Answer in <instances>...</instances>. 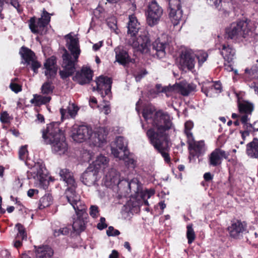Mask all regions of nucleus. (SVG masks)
I'll return each mask as SVG.
<instances>
[{"label": "nucleus", "mask_w": 258, "mask_h": 258, "mask_svg": "<svg viewBox=\"0 0 258 258\" xmlns=\"http://www.w3.org/2000/svg\"><path fill=\"white\" fill-rule=\"evenodd\" d=\"M129 21L127 23V37L131 38L138 34L140 28V24L138 22L137 17H128Z\"/></svg>", "instance_id": "a211bd4d"}, {"label": "nucleus", "mask_w": 258, "mask_h": 258, "mask_svg": "<svg viewBox=\"0 0 258 258\" xmlns=\"http://www.w3.org/2000/svg\"><path fill=\"white\" fill-rule=\"evenodd\" d=\"M243 128L244 129V131H247L248 132V136L250 134H252L253 124L249 123L243 126Z\"/></svg>", "instance_id": "e2e57ef3"}, {"label": "nucleus", "mask_w": 258, "mask_h": 258, "mask_svg": "<svg viewBox=\"0 0 258 258\" xmlns=\"http://www.w3.org/2000/svg\"><path fill=\"white\" fill-rule=\"evenodd\" d=\"M51 17H31L29 20V27L31 31L35 34H42L49 24Z\"/></svg>", "instance_id": "9d476101"}, {"label": "nucleus", "mask_w": 258, "mask_h": 258, "mask_svg": "<svg viewBox=\"0 0 258 258\" xmlns=\"http://www.w3.org/2000/svg\"><path fill=\"white\" fill-rule=\"evenodd\" d=\"M170 20L173 24L174 27L177 26L181 20V17H170Z\"/></svg>", "instance_id": "69168bd1"}, {"label": "nucleus", "mask_w": 258, "mask_h": 258, "mask_svg": "<svg viewBox=\"0 0 258 258\" xmlns=\"http://www.w3.org/2000/svg\"><path fill=\"white\" fill-rule=\"evenodd\" d=\"M214 86V89L216 92L220 93L222 91V84L220 81L212 82Z\"/></svg>", "instance_id": "4d7b16f0"}, {"label": "nucleus", "mask_w": 258, "mask_h": 258, "mask_svg": "<svg viewBox=\"0 0 258 258\" xmlns=\"http://www.w3.org/2000/svg\"><path fill=\"white\" fill-rule=\"evenodd\" d=\"M71 231V226H66L64 227L60 228L58 230H55L54 231L53 234L55 237H57L60 235H67L69 234Z\"/></svg>", "instance_id": "79ce46f5"}, {"label": "nucleus", "mask_w": 258, "mask_h": 258, "mask_svg": "<svg viewBox=\"0 0 258 258\" xmlns=\"http://www.w3.org/2000/svg\"><path fill=\"white\" fill-rule=\"evenodd\" d=\"M107 26L112 30L117 29V20L116 17H107L106 19Z\"/></svg>", "instance_id": "37998d69"}, {"label": "nucleus", "mask_w": 258, "mask_h": 258, "mask_svg": "<svg viewBox=\"0 0 258 258\" xmlns=\"http://www.w3.org/2000/svg\"><path fill=\"white\" fill-rule=\"evenodd\" d=\"M169 16H177L182 15L180 0L169 1Z\"/></svg>", "instance_id": "a878e982"}, {"label": "nucleus", "mask_w": 258, "mask_h": 258, "mask_svg": "<svg viewBox=\"0 0 258 258\" xmlns=\"http://www.w3.org/2000/svg\"><path fill=\"white\" fill-rule=\"evenodd\" d=\"M16 227L18 231L16 237L18 238H21V240H26L27 236L24 226L20 223H17L16 225Z\"/></svg>", "instance_id": "4c0bfd02"}, {"label": "nucleus", "mask_w": 258, "mask_h": 258, "mask_svg": "<svg viewBox=\"0 0 258 258\" xmlns=\"http://www.w3.org/2000/svg\"><path fill=\"white\" fill-rule=\"evenodd\" d=\"M127 44L142 53H146L151 46V41L146 32L141 33L138 37L135 35L127 38Z\"/></svg>", "instance_id": "39448f33"}, {"label": "nucleus", "mask_w": 258, "mask_h": 258, "mask_svg": "<svg viewBox=\"0 0 258 258\" xmlns=\"http://www.w3.org/2000/svg\"><path fill=\"white\" fill-rule=\"evenodd\" d=\"M172 125L170 115L159 111L154 116L152 127L147 130L146 133L150 144L168 164L171 162L168 132L171 128Z\"/></svg>", "instance_id": "f257e3e1"}, {"label": "nucleus", "mask_w": 258, "mask_h": 258, "mask_svg": "<svg viewBox=\"0 0 258 258\" xmlns=\"http://www.w3.org/2000/svg\"><path fill=\"white\" fill-rule=\"evenodd\" d=\"M167 45V43L161 42L159 40H156L153 43V50L155 51L154 54L159 59L164 58L166 54L165 48Z\"/></svg>", "instance_id": "412c9836"}, {"label": "nucleus", "mask_w": 258, "mask_h": 258, "mask_svg": "<svg viewBox=\"0 0 258 258\" xmlns=\"http://www.w3.org/2000/svg\"><path fill=\"white\" fill-rule=\"evenodd\" d=\"M52 203V196L49 194H45L39 200L38 208L40 210H42L50 206Z\"/></svg>", "instance_id": "2f4dec72"}, {"label": "nucleus", "mask_w": 258, "mask_h": 258, "mask_svg": "<svg viewBox=\"0 0 258 258\" xmlns=\"http://www.w3.org/2000/svg\"><path fill=\"white\" fill-rule=\"evenodd\" d=\"M159 111H162L164 113H167V114L169 115V114L167 112H164L161 110H159L158 111H156V108L155 106L152 105H148L143 109L142 111V115L146 121H148L149 119L152 118V124L155 114Z\"/></svg>", "instance_id": "c756f323"}, {"label": "nucleus", "mask_w": 258, "mask_h": 258, "mask_svg": "<svg viewBox=\"0 0 258 258\" xmlns=\"http://www.w3.org/2000/svg\"><path fill=\"white\" fill-rule=\"evenodd\" d=\"M87 207L75 210L76 216L74 217L72 228L76 232H82L86 228L88 215L86 212Z\"/></svg>", "instance_id": "0eeeda50"}, {"label": "nucleus", "mask_w": 258, "mask_h": 258, "mask_svg": "<svg viewBox=\"0 0 258 258\" xmlns=\"http://www.w3.org/2000/svg\"><path fill=\"white\" fill-rule=\"evenodd\" d=\"M96 83V90L103 98L111 93L112 83V80L111 78L101 76L97 79Z\"/></svg>", "instance_id": "9b49d317"}, {"label": "nucleus", "mask_w": 258, "mask_h": 258, "mask_svg": "<svg viewBox=\"0 0 258 258\" xmlns=\"http://www.w3.org/2000/svg\"><path fill=\"white\" fill-rule=\"evenodd\" d=\"M119 149L116 147L111 148V153L114 155L115 157L118 158L119 157L120 151Z\"/></svg>", "instance_id": "774afa93"}, {"label": "nucleus", "mask_w": 258, "mask_h": 258, "mask_svg": "<svg viewBox=\"0 0 258 258\" xmlns=\"http://www.w3.org/2000/svg\"><path fill=\"white\" fill-rule=\"evenodd\" d=\"M249 115V114H244V115L240 117V122L243 124V126L249 123L248 122V121L249 120V118H248Z\"/></svg>", "instance_id": "13d9d810"}, {"label": "nucleus", "mask_w": 258, "mask_h": 258, "mask_svg": "<svg viewBox=\"0 0 258 258\" xmlns=\"http://www.w3.org/2000/svg\"><path fill=\"white\" fill-rule=\"evenodd\" d=\"M208 56L207 53L202 52L197 55L199 63L201 66L205 61H206Z\"/></svg>", "instance_id": "09e8293b"}, {"label": "nucleus", "mask_w": 258, "mask_h": 258, "mask_svg": "<svg viewBox=\"0 0 258 258\" xmlns=\"http://www.w3.org/2000/svg\"><path fill=\"white\" fill-rule=\"evenodd\" d=\"M229 153L220 149L216 148L209 156V164L216 167L221 164L223 158H228Z\"/></svg>", "instance_id": "ddd939ff"}, {"label": "nucleus", "mask_w": 258, "mask_h": 258, "mask_svg": "<svg viewBox=\"0 0 258 258\" xmlns=\"http://www.w3.org/2000/svg\"><path fill=\"white\" fill-rule=\"evenodd\" d=\"M79 109V107L75 104H72L71 105L69 106L67 110L61 108L60 109V113L61 114V121H63L64 119L69 118V116L71 118H74L77 114Z\"/></svg>", "instance_id": "4be33fe9"}, {"label": "nucleus", "mask_w": 258, "mask_h": 258, "mask_svg": "<svg viewBox=\"0 0 258 258\" xmlns=\"http://www.w3.org/2000/svg\"><path fill=\"white\" fill-rule=\"evenodd\" d=\"M207 3L212 6H215V7H218L220 3L222 2V0H206Z\"/></svg>", "instance_id": "680f3d73"}, {"label": "nucleus", "mask_w": 258, "mask_h": 258, "mask_svg": "<svg viewBox=\"0 0 258 258\" xmlns=\"http://www.w3.org/2000/svg\"><path fill=\"white\" fill-rule=\"evenodd\" d=\"M115 145L116 148L121 152H123L124 155H126L127 153H128L127 145L123 137L121 136L116 137L115 139Z\"/></svg>", "instance_id": "473e14b6"}, {"label": "nucleus", "mask_w": 258, "mask_h": 258, "mask_svg": "<svg viewBox=\"0 0 258 258\" xmlns=\"http://www.w3.org/2000/svg\"><path fill=\"white\" fill-rule=\"evenodd\" d=\"M71 132L73 139L79 143L90 139L93 134L92 127L87 125L75 124L73 126Z\"/></svg>", "instance_id": "423d86ee"}, {"label": "nucleus", "mask_w": 258, "mask_h": 258, "mask_svg": "<svg viewBox=\"0 0 258 258\" xmlns=\"http://www.w3.org/2000/svg\"><path fill=\"white\" fill-rule=\"evenodd\" d=\"M66 38L70 40L68 48L70 51L71 54L65 49L62 55L61 67L63 70L59 71V74L60 78L63 80L66 79L74 74L76 71L75 66L78 61L81 53L78 39L74 38L70 34L67 35Z\"/></svg>", "instance_id": "f03ea898"}, {"label": "nucleus", "mask_w": 258, "mask_h": 258, "mask_svg": "<svg viewBox=\"0 0 258 258\" xmlns=\"http://www.w3.org/2000/svg\"><path fill=\"white\" fill-rule=\"evenodd\" d=\"M237 106L238 111L241 114H251L254 110L253 104L246 100H240L238 97L237 100Z\"/></svg>", "instance_id": "aec40b11"}, {"label": "nucleus", "mask_w": 258, "mask_h": 258, "mask_svg": "<svg viewBox=\"0 0 258 258\" xmlns=\"http://www.w3.org/2000/svg\"><path fill=\"white\" fill-rule=\"evenodd\" d=\"M93 72L89 68L83 67L80 71H78L73 77V80L79 84L83 85L89 84L92 80Z\"/></svg>", "instance_id": "4468645a"}, {"label": "nucleus", "mask_w": 258, "mask_h": 258, "mask_svg": "<svg viewBox=\"0 0 258 258\" xmlns=\"http://www.w3.org/2000/svg\"><path fill=\"white\" fill-rule=\"evenodd\" d=\"M36 97L38 98L39 106L42 104H47L49 102L51 99V97L50 96H43L38 95V96H37Z\"/></svg>", "instance_id": "de8ad7c7"}, {"label": "nucleus", "mask_w": 258, "mask_h": 258, "mask_svg": "<svg viewBox=\"0 0 258 258\" xmlns=\"http://www.w3.org/2000/svg\"><path fill=\"white\" fill-rule=\"evenodd\" d=\"M179 64L182 69L191 71L195 67V54L190 50L182 51L179 57Z\"/></svg>", "instance_id": "f8f14e48"}, {"label": "nucleus", "mask_w": 258, "mask_h": 258, "mask_svg": "<svg viewBox=\"0 0 258 258\" xmlns=\"http://www.w3.org/2000/svg\"><path fill=\"white\" fill-rule=\"evenodd\" d=\"M107 133L105 130L100 129L95 134V142L98 146H100L106 142Z\"/></svg>", "instance_id": "7c9ffc66"}, {"label": "nucleus", "mask_w": 258, "mask_h": 258, "mask_svg": "<svg viewBox=\"0 0 258 258\" xmlns=\"http://www.w3.org/2000/svg\"><path fill=\"white\" fill-rule=\"evenodd\" d=\"M154 190H146L144 193L142 194V198L143 199H145L146 197L147 199H149L152 196L154 195Z\"/></svg>", "instance_id": "052dcab7"}, {"label": "nucleus", "mask_w": 258, "mask_h": 258, "mask_svg": "<svg viewBox=\"0 0 258 258\" xmlns=\"http://www.w3.org/2000/svg\"><path fill=\"white\" fill-rule=\"evenodd\" d=\"M214 175L210 172H206L204 174V178L206 182H209L213 179Z\"/></svg>", "instance_id": "0e129e2a"}, {"label": "nucleus", "mask_w": 258, "mask_h": 258, "mask_svg": "<svg viewBox=\"0 0 258 258\" xmlns=\"http://www.w3.org/2000/svg\"><path fill=\"white\" fill-rule=\"evenodd\" d=\"M90 215L93 218H96L99 215V210L97 206L92 205L90 208Z\"/></svg>", "instance_id": "a18cd8bd"}, {"label": "nucleus", "mask_w": 258, "mask_h": 258, "mask_svg": "<svg viewBox=\"0 0 258 258\" xmlns=\"http://www.w3.org/2000/svg\"><path fill=\"white\" fill-rule=\"evenodd\" d=\"M52 80H48L43 84L41 86V93L44 95H49L53 93L54 87L52 85Z\"/></svg>", "instance_id": "f704fd0d"}, {"label": "nucleus", "mask_w": 258, "mask_h": 258, "mask_svg": "<svg viewBox=\"0 0 258 258\" xmlns=\"http://www.w3.org/2000/svg\"><path fill=\"white\" fill-rule=\"evenodd\" d=\"M128 57V53L124 50H122L118 53H116L115 56L116 61L120 64L123 66L127 64Z\"/></svg>", "instance_id": "c9c22d12"}, {"label": "nucleus", "mask_w": 258, "mask_h": 258, "mask_svg": "<svg viewBox=\"0 0 258 258\" xmlns=\"http://www.w3.org/2000/svg\"><path fill=\"white\" fill-rule=\"evenodd\" d=\"M121 184L126 185V187L130 189V192H138L140 189V183L137 178H133L130 181L127 180H123L118 184V188H120Z\"/></svg>", "instance_id": "c85d7f7f"}, {"label": "nucleus", "mask_w": 258, "mask_h": 258, "mask_svg": "<svg viewBox=\"0 0 258 258\" xmlns=\"http://www.w3.org/2000/svg\"><path fill=\"white\" fill-rule=\"evenodd\" d=\"M163 14V9L157 3L152 1L149 5L147 11V16H161Z\"/></svg>", "instance_id": "cd10ccee"}, {"label": "nucleus", "mask_w": 258, "mask_h": 258, "mask_svg": "<svg viewBox=\"0 0 258 258\" xmlns=\"http://www.w3.org/2000/svg\"><path fill=\"white\" fill-rule=\"evenodd\" d=\"M107 227V224L106 223V219L104 217H101L100 222L97 225V228L100 230H102Z\"/></svg>", "instance_id": "3c124183"}, {"label": "nucleus", "mask_w": 258, "mask_h": 258, "mask_svg": "<svg viewBox=\"0 0 258 258\" xmlns=\"http://www.w3.org/2000/svg\"><path fill=\"white\" fill-rule=\"evenodd\" d=\"M248 24L247 19L232 23L225 29V37L228 39L246 38L249 33H251L247 27Z\"/></svg>", "instance_id": "20e7f679"}, {"label": "nucleus", "mask_w": 258, "mask_h": 258, "mask_svg": "<svg viewBox=\"0 0 258 258\" xmlns=\"http://www.w3.org/2000/svg\"><path fill=\"white\" fill-rule=\"evenodd\" d=\"M30 68L33 71L34 73L37 74L38 73V69L41 67V64L38 61L36 58L31 61Z\"/></svg>", "instance_id": "c03bdc74"}, {"label": "nucleus", "mask_w": 258, "mask_h": 258, "mask_svg": "<svg viewBox=\"0 0 258 258\" xmlns=\"http://www.w3.org/2000/svg\"><path fill=\"white\" fill-rule=\"evenodd\" d=\"M4 2L10 3L19 12L21 10L19 0H0V14L2 11V6Z\"/></svg>", "instance_id": "a19ab883"}, {"label": "nucleus", "mask_w": 258, "mask_h": 258, "mask_svg": "<svg viewBox=\"0 0 258 258\" xmlns=\"http://www.w3.org/2000/svg\"><path fill=\"white\" fill-rule=\"evenodd\" d=\"M59 174L61 177L60 179L65 181L68 186H74V184H77L73 172L69 169L67 168L60 169Z\"/></svg>", "instance_id": "5701e85b"}, {"label": "nucleus", "mask_w": 258, "mask_h": 258, "mask_svg": "<svg viewBox=\"0 0 258 258\" xmlns=\"http://www.w3.org/2000/svg\"><path fill=\"white\" fill-rule=\"evenodd\" d=\"M104 12V9L100 6H98L93 11L94 16H98L100 15L103 14Z\"/></svg>", "instance_id": "bf43d9fd"}, {"label": "nucleus", "mask_w": 258, "mask_h": 258, "mask_svg": "<svg viewBox=\"0 0 258 258\" xmlns=\"http://www.w3.org/2000/svg\"><path fill=\"white\" fill-rule=\"evenodd\" d=\"M36 248V258H51L53 254V249L48 245H43Z\"/></svg>", "instance_id": "b1692460"}, {"label": "nucleus", "mask_w": 258, "mask_h": 258, "mask_svg": "<svg viewBox=\"0 0 258 258\" xmlns=\"http://www.w3.org/2000/svg\"><path fill=\"white\" fill-rule=\"evenodd\" d=\"M247 155L252 158H258V139L254 138L252 141L246 145Z\"/></svg>", "instance_id": "393cba45"}, {"label": "nucleus", "mask_w": 258, "mask_h": 258, "mask_svg": "<svg viewBox=\"0 0 258 258\" xmlns=\"http://www.w3.org/2000/svg\"><path fill=\"white\" fill-rule=\"evenodd\" d=\"M194 127V123L190 120L187 121L184 123V133L191 132L190 130Z\"/></svg>", "instance_id": "6e6d98bb"}, {"label": "nucleus", "mask_w": 258, "mask_h": 258, "mask_svg": "<svg viewBox=\"0 0 258 258\" xmlns=\"http://www.w3.org/2000/svg\"><path fill=\"white\" fill-rule=\"evenodd\" d=\"M19 53L27 65L30 64L31 61L36 58L35 53L31 49L24 46L21 48Z\"/></svg>", "instance_id": "bb28decb"}, {"label": "nucleus", "mask_w": 258, "mask_h": 258, "mask_svg": "<svg viewBox=\"0 0 258 258\" xmlns=\"http://www.w3.org/2000/svg\"><path fill=\"white\" fill-rule=\"evenodd\" d=\"M77 184L71 185L66 189L65 196L68 202L72 206L75 210L86 207V205L81 200L80 196L76 191Z\"/></svg>", "instance_id": "6e6552de"}, {"label": "nucleus", "mask_w": 258, "mask_h": 258, "mask_svg": "<svg viewBox=\"0 0 258 258\" xmlns=\"http://www.w3.org/2000/svg\"><path fill=\"white\" fill-rule=\"evenodd\" d=\"M10 89L15 93H17L22 91V86L17 83L11 82L10 85Z\"/></svg>", "instance_id": "864d4df0"}, {"label": "nucleus", "mask_w": 258, "mask_h": 258, "mask_svg": "<svg viewBox=\"0 0 258 258\" xmlns=\"http://www.w3.org/2000/svg\"><path fill=\"white\" fill-rule=\"evenodd\" d=\"M221 54L225 60L229 63L234 59L235 50L231 45L228 44H224L222 45Z\"/></svg>", "instance_id": "6ab92c4d"}, {"label": "nucleus", "mask_w": 258, "mask_h": 258, "mask_svg": "<svg viewBox=\"0 0 258 258\" xmlns=\"http://www.w3.org/2000/svg\"><path fill=\"white\" fill-rule=\"evenodd\" d=\"M0 120L3 123H7L10 122V116L7 111L1 112Z\"/></svg>", "instance_id": "8fccbe9b"}, {"label": "nucleus", "mask_w": 258, "mask_h": 258, "mask_svg": "<svg viewBox=\"0 0 258 258\" xmlns=\"http://www.w3.org/2000/svg\"><path fill=\"white\" fill-rule=\"evenodd\" d=\"M28 154L27 146H22L19 151V157L21 160H24Z\"/></svg>", "instance_id": "49530a36"}, {"label": "nucleus", "mask_w": 258, "mask_h": 258, "mask_svg": "<svg viewBox=\"0 0 258 258\" xmlns=\"http://www.w3.org/2000/svg\"><path fill=\"white\" fill-rule=\"evenodd\" d=\"M44 67L46 71L45 75L48 80H53L57 74V67L56 66V58L51 56L47 58L44 63Z\"/></svg>", "instance_id": "2eb2a0df"}, {"label": "nucleus", "mask_w": 258, "mask_h": 258, "mask_svg": "<svg viewBox=\"0 0 258 258\" xmlns=\"http://www.w3.org/2000/svg\"><path fill=\"white\" fill-rule=\"evenodd\" d=\"M186 229V237L188 240V243L191 244L196 238V234L192 228V224H190L187 225Z\"/></svg>", "instance_id": "ea45409f"}, {"label": "nucleus", "mask_w": 258, "mask_h": 258, "mask_svg": "<svg viewBox=\"0 0 258 258\" xmlns=\"http://www.w3.org/2000/svg\"><path fill=\"white\" fill-rule=\"evenodd\" d=\"M160 17H147V22L148 24L152 27L156 25L160 19Z\"/></svg>", "instance_id": "603ef678"}, {"label": "nucleus", "mask_w": 258, "mask_h": 258, "mask_svg": "<svg viewBox=\"0 0 258 258\" xmlns=\"http://www.w3.org/2000/svg\"><path fill=\"white\" fill-rule=\"evenodd\" d=\"M187 138L186 143L188 144V147L191 146L192 144L196 141L194 139L192 134L191 132L184 133Z\"/></svg>", "instance_id": "5fc2aeb1"}, {"label": "nucleus", "mask_w": 258, "mask_h": 258, "mask_svg": "<svg viewBox=\"0 0 258 258\" xmlns=\"http://www.w3.org/2000/svg\"><path fill=\"white\" fill-rule=\"evenodd\" d=\"M60 122H52L46 124L41 131L42 138L45 144L52 145V150L59 154L64 153L68 148L63 132L59 127Z\"/></svg>", "instance_id": "7ed1b4c3"}, {"label": "nucleus", "mask_w": 258, "mask_h": 258, "mask_svg": "<svg viewBox=\"0 0 258 258\" xmlns=\"http://www.w3.org/2000/svg\"><path fill=\"white\" fill-rule=\"evenodd\" d=\"M97 172L93 167H88L82 175V182L87 186L93 185L96 181Z\"/></svg>", "instance_id": "dca6fc26"}, {"label": "nucleus", "mask_w": 258, "mask_h": 258, "mask_svg": "<svg viewBox=\"0 0 258 258\" xmlns=\"http://www.w3.org/2000/svg\"><path fill=\"white\" fill-rule=\"evenodd\" d=\"M231 237L238 239L243 236V234L247 230V223L240 220L234 219L231 221V225L227 228Z\"/></svg>", "instance_id": "1a4fd4ad"}, {"label": "nucleus", "mask_w": 258, "mask_h": 258, "mask_svg": "<svg viewBox=\"0 0 258 258\" xmlns=\"http://www.w3.org/2000/svg\"><path fill=\"white\" fill-rule=\"evenodd\" d=\"M108 163V159L105 156L100 155L97 157L96 160L93 162L94 167L93 168L97 171L99 168H104Z\"/></svg>", "instance_id": "72a5a7b5"}, {"label": "nucleus", "mask_w": 258, "mask_h": 258, "mask_svg": "<svg viewBox=\"0 0 258 258\" xmlns=\"http://www.w3.org/2000/svg\"><path fill=\"white\" fill-rule=\"evenodd\" d=\"M33 177L37 178L40 183L46 180L47 172L45 165L42 162H38L34 167Z\"/></svg>", "instance_id": "f3484780"}, {"label": "nucleus", "mask_w": 258, "mask_h": 258, "mask_svg": "<svg viewBox=\"0 0 258 258\" xmlns=\"http://www.w3.org/2000/svg\"><path fill=\"white\" fill-rule=\"evenodd\" d=\"M22 241L23 240H21V238H18V237H16L14 246L17 248H19L22 245Z\"/></svg>", "instance_id": "338daca9"}, {"label": "nucleus", "mask_w": 258, "mask_h": 258, "mask_svg": "<svg viewBox=\"0 0 258 258\" xmlns=\"http://www.w3.org/2000/svg\"><path fill=\"white\" fill-rule=\"evenodd\" d=\"M205 146L204 141H195L191 146L188 147L189 151H194L196 153L201 154Z\"/></svg>", "instance_id": "e433bc0d"}, {"label": "nucleus", "mask_w": 258, "mask_h": 258, "mask_svg": "<svg viewBox=\"0 0 258 258\" xmlns=\"http://www.w3.org/2000/svg\"><path fill=\"white\" fill-rule=\"evenodd\" d=\"M214 89L213 84L212 82H208L205 83L201 87V91L204 93L206 96H211L212 91Z\"/></svg>", "instance_id": "58836bf2"}]
</instances>
